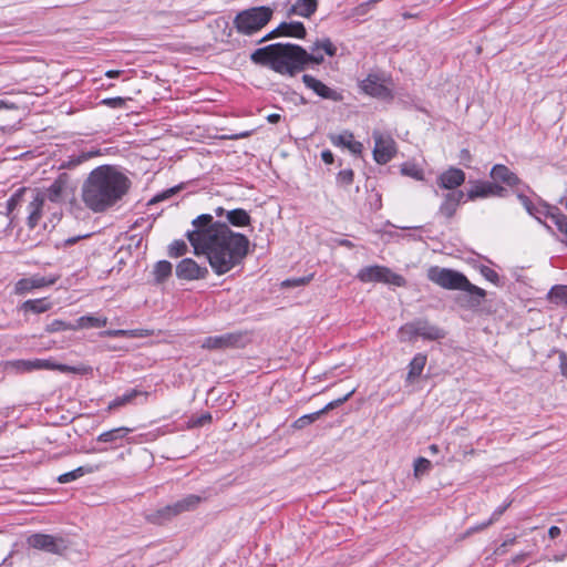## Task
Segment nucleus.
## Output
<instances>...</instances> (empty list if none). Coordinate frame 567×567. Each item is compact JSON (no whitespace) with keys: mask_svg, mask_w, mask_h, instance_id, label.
Masks as SVG:
<instances>
[{"mask_svg":"<svg viewBox=\"0 0 567 567\" xmlns=\"http://www.w3.org/2000/svg\"><path fill=\"white\" fill-rule=\"evenodd\" d=\"M194 230L187 238L196 255H205L214 272L221 276L239 265L249 247L248 238L234 233L224 223H214L213 216L199 215L193 220Z\"/></svg>","mask_w":567,"mask_h":567,"instance_id":"f257e3e1","label":"nucleus"},{"mask_svg":"<svg viewBox=\"0 0 567 567\" xmlns=\"http://www.w3.org/2000/svg\"><path fill=\"white\" fill-rule=\"evenodd\" d=\"M318 49H323L329 56L337 53V48L331 40L323 38L310 47V52L298 44L279 42L255 50L250 59L254 63L268 66L281 75L293 76L310 64L323 62V56L317 55Z\"/></svg>","mask_w":567,"mask_h":567,"instance_id":"f03ea898","label":"nucleus"},{"mask_svg":"<svg viewBox=\"0 0 567 567\" xmlns=\"http://www.w3.org/2000/svg\"><path fill=\"white\" fill-rule=\"evenodd\" d=\"M130 184V179L115 166H99L82 186V200L91 210L104 212L127 193Z\"/></svg>","mask_w":567,"mask_h":567,"instance_id":"7ed1b4c3","label":"nucleus"},{"mask_svg":"<svg viewBox=\"0 0 567 567\" xmlns=\"http://www.w3.org/2000/svg\"><path fill=\"white\" fill-rule=\"evenodd\" d=\"M427 279L437 286L449 290H463L471 295V306H480L486 296V291L473 284L462 274L453 269L430 267Z\"/></svg>","mask_w":567,"mask_h":567,"instance_id":"20e7f679","label":"nucleus"},{"mask_svg":"<svg viewBox=\"0 0 567 567\" xmlns=\"http://www.w3.org/2000/svg\"><path fill=\"white\" fill-rule=\"evenodd\" d=\"M274 10L269 7H254L240 11L234 20L239 33L251 35L261 30L271 19Z\"/></svg>","mask_w":567,"mask_h":567,"instance_id":"39448f33","label":"nucleus"},{"mask_svg":"<svg viewBox=\"0 0 567 567\" xmlns=\"http://www.w3.org/2000/svg\"><path fill=\"white\" fill-rule=\"evenodd\" d=\"M358 279L362 282H383L395 287H403L406 284L404 277L393 272L390 268L384 266H368L357 275Z\"/></svg>","mask_w":567,"mask_h":567,"instance_id":"423d86ee","label":"nucleus"},{"mask_svg":"<svg viewBox=\"0 0 567 567\" xmlns=\"http://www.w3.org/2000/svg\"><path fill=\"white\" fill-rule=\"evenodd\" d=\"M248 342L246 333L237 331L220 336L207 337L202 342V348L207 350H226L244 348Z\"/></svg>","mask_w":567,"mask_h":567,"instance_id":"0eeeda50","label":"nucleus"},{"mask_svg":"<svg viewBox=\"0 0 567 567\" xmlns=\"http://www.w3.org/2000/svg\"><path fill=\"white\" fill-rule=\"evenodd\" d=\"M29 546L47 553L63 555L69 548V542L60 536L33 534L28 538Z\"/></svg>","mask_w":567,"mask_h":567,"instance_id":"6e6552de","label":"nucleus"},{"mask_svg":"<svg viewBox=\"0 0 567 567\" xmlns=\"http://www.w3.org/2000/svg\"><path fill=\"white\" fill-rule=\"evenodd\" d=\"M372 136L374 140V161L381 165L389 163L396 154L395 141L389 134H383L379 131H374Z\"/></svg>","mask_w":567,"mask_h":567,"instance_id":"1a4fd4ad","label":"nucleus"},{"mask_svg":"<svg viewBox=\"0 0 567 567\" xmlns=\"http://www.w3.org/2000/svg\"><path fill=\"white\" fill-rule=\"evenodd\" d=\"M359 85L360 89L370 96L381 100H391L393 97L391 86L384 79H381L377 74H369Z\"/></svg>","mask_w":567,"mask_h":567,"instance_id":"9d476101","label":"nucleus"},{"mask_svg":"<svg viewBox=\"0 0 567 567\" xmlns=\"http://www.w3.org/2000/svg\"><path fill=\"white\" fill-rule=\"evenodd\" d=\"M354 389H352L351 391H349L346 395H343L342 398H339L337 400H333L331 402H329L324 408H322L321 410L317 411V412H313V413H310V414H306V415H302L300 416L299 419H297L293 423H292V427L295 430H302L305 429L306 426L310 425L311 423H313L315 421H317L322 414L327 413L328 411L330 410H333L338 406H340L341 404H343L344 402H347L351 396L352 394L354 393Z\"/></svg>","mask_w":567,"mask_h":567,"instance_id":"9b49d317","label":"nucleus"},{"mask_svg":"<svg viewBox=\"0 0 567 567\" xmlns=\"http://www.w3.org/2000/svg\"><path fill=\"white\" fill-rule=\"evenodd\" d=\"M56 281H58L56 276L44 277V276H40V275H33L31 277L22 278V279L18 280L14 286V293L16 295H24L34 289H40L43 287L52 286Z\"/></svg>","mask_w":567,"mask_h":567,"instance_id":"f8f14e48","label":"nucleus"},{"mask_svg":"<svg viewBox=\"0 0 567 567\" xmlns=\"http://www.w3.org/2000/svg\"><path fill=\"white\" fill-rule=\"evenodd\" d=\"M303 84L311 91H313L317 95L322 99L330 100L333 102H341L343 100V95L341 92L327 86L323 82L316 79L310 74L302 75Z\"/></svg>","mask_w":567,"mask_h":567,"instance_id":"ddd939ff","label":"nucleus"},{"mask_svg":"<svg viewBox=\"0 0 567 567\" xmlns=\"http://www.w3.org/2000/svg\"><path fill=\"white\" fill-rule=\"evenodd\" d=\"M464 196L465 193L463 190L445 193L439 206L437 215L445 218L446 220L452 219L455 216L461 203L463 202Z\"/></svg>","mask_w":567,"mask_h":567,"instance_id":"4468645a","label":"nucleus"},{"mask_svg":"<svg viewBox=\"0 0 567 567\" xmlns=\"http://www.w3.org/2000/svg\"><path fill=\"white\" fill-rule=\"evenodd\" d=\"M465 178V173L461 168L450 167L437 176L436 184L442 189L456 192L457 187L464 184Z\"/></svg>","mask_w":567,"mask_h":567,"instance_id":"2eb2a0df","label":"nucleus"},{"mask_svg":"<svg viewBox=\"0 0 567 567\" xmlns=\"http://www.w3.org/2000/svg\"><path fill=\"white\" fill-rule=\"evenodd\" d=\"M208 274L207 268L198 266L192 258H185L176 266V276L184 280L204 279Z\"/></svg>","mask_w":567,"mask_h":567,"instance_id":"dca6fc26","label":"nucleus"},{"mask_svg":"<svg viewBox=\"0 0 567 567\" xmlns=\"http://www.w3.org/2000/svg\"><path fill=\"white\" fill-rule=\"evenodd\" d=\"M504 190L505 189L502 186L496 184L476 182L467 192L466 196L470 200H474L476 198H485L488 196H502Z\"/></svg>","mask_w":567,"mask_h":567,"instance_id":"f3484780","label":"nucleus"},{"mask_svg":"<svg viewBox=\"0 0 567 567\" xmlns=\"http://www.w3.org/2000/svg\"><path fill=\"white\" fill-rule=\"evenodd\" d=\"M44 206V194L40 192H33L32 199L28 205V218H27V225L30 230H33L41 217H42V210Z\"/></svg>","mask_w":567,"mask_h":567,"instance_id":"a211bd4d","label":"nucleus"},{"mask_svg":"<svg viewBox=\"0 0 567 567\" xmlns=\"http://www.w3.org/2000/svg\"><path fill=\"white\" fill-rule=\"evenodd\" d=\"M33 370H58L63 373H84L85 368L71 367L68 364L56 363L50 359H34L32 360Z\"/></svg>","mask_w":567,"mask_h":567,"instance_id":"6ab92c4d","label":"nucleus"},{"mask_svg":"<svg viewBox=\"0 0 567 567\" xmlns=\"http://www.w3.org/2000/svg\"><path fill=\"white\" fill-rule=\"evenodd\" d=\"M329 138L334 146L347 147L353 154H361L362 152L363 145L354 141L353 134L349 131L340 134H330Z\"/></svg>","mask_w":567,"mask_h":567,"instance_id":"aec40b11","label":"nucleus"},{"mask_svg":"<svg viewBox=\"0 0 567 567\" xmlns=\"http://www.w3.org/2000/svg\"><path fill=\"white\" fill-rule=\"evenodd\" d=\"M491 177L494 181L503 182L508 186H515L520 183L518 176L512 172L507 166L502 164H496L492 167Z\"/></svg>","mask_w":567,"mask_h":567,"instance_id":"412c9836","label":"nucleus"},{"mask_svg":"<svg viewBox=\"0 0 567 567\" xmlns=\"http://www.w3.org/2000/svg\"><path fill=\"white\" fill-rule=\"evenodd\" d=\"M27 192H28V189L25 187H21V188L17 189L12 194V196L8 199L6 207H4L6 210L1 212L9 218V224H8L9 227L13 226V224L16 221V217H17L13 214V212L18 206L21 205V203L23 200V196L25 195Z\"/></svg>","mask_w":567,"mask_h":567,"instance_id":"4be33fe9","label":"nucleus"},{"mask_svg":"<svg viewBox=\"0 0 567 567\" xmlns=\"http://www.w3.org/2000/svg\"><path fill=\"white\" fill-rule=\"evenodd\" d=\"M176 513L174 509L173 504H168L162 508L155 509L148 514H146V520L156 524V525H163L169 520H172L174 517H176Z\"/></svg>","mask_w":567,"mask_h":567,"instance_id":"5701e85b","label":"nucleus"},{"mask_svg":"<svg viewBox=\"0 0 567 567\" xmlns=\"http://www.w3.org/2000/svg\"><path fill=\"white\" fill-rule=\"evenodd\" d=\"M317 0H297L296 3L289 8L288 14L310 18L317 11Z\"/></svg>","mask_w":567,"mask_h":567,"instance_id":"b1692460","label":"nucleus"},{"mask_svg":"<svg viewBox=\"0 0 567 567\" xmlns=\"http://www.w3.org/2000/svg\"><path fill=\"white\" fill-rule=\"evenodd\" d=\"M278 31L282 34V37L297 39H303L307 34L303 23L299 21L281 22L278 25Z\"/></svg>","mask_w":567,"mask_h":567,"instance_id":"393cba45","label":"nucleus"},{"mask_svg":"<svg viewBox=\"0 0 567 567\" xmlns=\"http://www.w3.org/2000/svg\"><path fill=\"white\" fill-rule=\"evenodd\" d=\"M52 308V303L48 299H29L21 303L20 309L24 312L43 313Z\"/></svg>","mask_w":567,"mask_h":567,"instance_id":"a878e982","label":"nucleus"},{"mask_svg":"<svg viewBox=\"0 0 567 567\" xmlns=\"http://www.w3.org/2000/svg\"><path fill=\"white\" fill-rule=\"evenodd\" d=\"M202 497L198 495H187L184 498L176 501L173 503L174 509L176 515H181L185 512H190L197 508V506L200 504Z\"/></svg>","mask_w":567,"mask_h":567,"instance_id":"bb28decb","label":"nucleus"},{"mask_svg":"<svg viewBox=\"0 0 567 567\" xmlns=\"http://www.w3.org/2000/svg\"><path fill=\"white\" fill-rule=\"evenodd\" d=\"M417 336L429 340H437L444 337V332L435 326L423 320L415 321Z\"/></svg>","mask_w":567,"mask_h":567,"instance_id":"cd10ccee","label":"nucleus"},{"mask_svg":"<svg viewBox=\"0 0 567 567\" xmlns=\"http://www.w3.org/2000/svg\"><path fill=\"white\" fill-rule=\"evenodd\" d=\"M107 324V318L94 317V316H82L74 323V331L87 328H102Z\"/></svg>","mask_w":567,"mask_h":567,"instance_id":"c85d7f7f","label":"nucleus"},{"mask_svg":"<svg viewBox=\"0 0 567 567\" xmlns=\"http://www.w3.org/2000/svg\"><path fill=\"white\" fill-rule=\"evenodd\" d=\"M426 364V357L424 354L417 353L409 364V372L406 380L413 382L416 378H419Z\"/></svg>","mask_w":567,"mask_h":567,"instance_id":"c756f323","label":"nucleus"},{"mask_svg":"<svg viewBox=\"0 0 567 567\" xmlns=\"http://www.w3.org/2000/svg\"><path fill=\"white\" fill-rule=\"evenodd\" d=\"M131 431V429L125 426L112 429L110 431L101 433L97 436V441L103 443H113L117 440L124 439Z\"/></svg>","mask_w":567,"mask_h":567,"instance_id":"7c9ffc66","label":"nucleus"},{"mask_svg":"<svg viewBox=\"0 0 567 567\" xmlns=\"http://www.w3.org/2000/svg\"><path fill=\"white\" fill-rule=\"evenodd\" d=\"M227 219L231 225L237 227L247 226L250 223V216L241 208L227 212Z\"/></svg>","mask_w":567,"mask_h":567,"instance_id":"2f4dec72","label":"nucleus"},{"mask_svg":"<svg viewBox=\"0 0 567 567\" xmlns=\"http://www.w3.org/2000/svg\"><path fill=\"white\" fill-rule=\"evenodd\" d=\"M65 189V182L55 179L48 188L44 198L48 197L51 202L58 203L62 199Z\"/></svg>","mask_w":567,"mask_h":567,"instance_id":"473e14b6","label":"nucleus"},{"mask_svg":"<svg viewBox=\"0 0 567 567\" xmlns=\"http://www.w3.org/2000/svg\"><path fill=\"white\" fill-rule=\"evenodd\" d=\"M143 394L140 390L133 389L126 393H124L121 396L115 398L113 401L109 404V410H114L120 406H123L125 404L131 403L137 395ZM144 395H147V393H144Z\"/></svg>","mask_w":567,"mask_h":567,"instance_id":"72a5a7b5","label":"nucleus"},{"mask_svg":"<svg viewBox=\"0 0 567 567\" xmlns=\"http://www.w3.org/2000/svg\"><path fill=\"white\" fill-rule=\"evenodd\" d=\"M94 468L92 466H80L73 471L64 473L58 477L59 483L65 484L78 480L84 474L92 473Z\"/></svg>","mask_w":567,"mask_h":567,"instance_id":"f704fd0d","label":"nucleus"},{"mask_svg":"<svg viewBox=\"0 0 567 567\" xmlns=\"http://www.w3.org/2000/svg\"><path fill=\"white\" fill-rule=\"evenodd\" d=\"M548 299L556 305H567V286H554L548 292Z\"/></svg>","mask_w":567,"mask_h":567,"instance_id":"c9c22d12","label":"nucleus"},{"mask_svg":"<svg viewBox=\"0 0 567 567\" xmlns=\"http://www.w3.org/2000/svg\"><path fill=\"white\" fill-rule=\"evenodd\" d=\"M154 276L157 282L164 281L172 274V264L167 260L157 261L154 266Z\"/></svg>","mask_w":567,"mask_h":567,"instance_id":"e433bc0d","label":"nucleus"},{"mask_svg":"<svg viewBox=\"0 0 567 567\" xmlns=\"http://www.w3.org/2000/svg\"><path fill=\"white\" fill-rule=\"evenodd\" d=\"M544 209L547 210L546 215L550 216V218L554 220L555 225L557 226L558 230L565 235V237L561 241L567 245V216L559 212L549 213V207H545Z\"/></svg>","mask_w":567,"mask_h":567,"instance_id":"4c0bfd02","label":"nucleus"},{"mask_svg":"<svg viewBox=\"0 0 567 567\" xmlns=\"http://www.w3.org/2000/svg\"><path fill=\"white\" fill-rule=\"evenodd\" d=\"M511 503H507V504H504L499 507H497L491 518L480 525H476V526H473L468 529V534L471 533H474V532H480V530H483L484 528L488 527L489 525H492L494 522L498 520V518L503 515V513L507 509V507L509 506Z\"/></svg>","mask_w":567,"mask_h":567,"instance_id":"58836bf2","label":"nucleus"},{"mask_svg":"<svg viewBox=\"0 0 567 567\" xmlns=\"http://www.w3.org/2000/svg\"><path fill=\"white\" fill-rule=\"evenodd\" d=\"M517 198L520 202V204L525 207V209L527 210V213L529 215L534 216L538 220L540 219V215L544 214V209H540V208L536 207L532 203V200L527 196H525L524 194H518Z\"/></svg>","mask_w":567,"mask_h":567,"instance_id":"ea45409f","label":"nucleus"},{"mask_svg":"<svg viewBox=\"0 0 567 567\" xmlns=\"http://www.w3.org/2000/svg\"><path fill=\"white\" fill-rule=\"evenodd\" d=\"M401 173L405 176H410L416 181L424 179V172L421 167L415 164L405 163L401 167Z\"/></svg>","mask_w":567,"mask_h":567,"instance_id":"a19ab883","label":"nucleus"},{"mask_svg":"<svg viewBox=\"0 0 567 567\" xmlns=\"http://www.w3.org/2000/svg\"><path fill=\"white\" fill-rule=\"evenodd\" d=\"M66 330L74 331V323H70V322H66V321H63L60 319H55L45 326V331L48 333H54V332L66 331Z\"/></svg>","mask_w":567,"mask_h":567,"instance_id":"79ce46f5","label":"nucleus"},{"mask_svg":"<svg viewBox=\"0 0 567 567\" xmlns=\"http://www.w3.org/2000/svg\"><path fill=\"white\" fill-rule=\"evenodd\" d=\"M415 337H417L415 321L402 326L399 330V338L401 341H410Z\"/></svg>","mask_w":567,"mask_h":567,"instance_id":"37998d69","label":"nucleus"},{"mask_svg":"<svg viewBox=\"0 0 567 567\" xmlns=\"http://www.w3.org/2000/svg\"><path fill=\"white\" fill-rule=\"evenodd\" d=\"M187 251V245L184 240H175L168 247V255L173 258L183 256Z\"/></svg>","mask_w":567,"mask_h":567,"instance_id":"c03bdc74","label":"nucleus"},{"mask_svg":"<svg viewBox=\"0 0 567 567\" xmlns=\"http://www.w3.org/2000/svg\"><path fill=\"white\" fill-rule=\"evenodd\" d=\"M431 466H432V464L427 458H425V457L416 458L414 462V475L416 477L422 476L423 474H425L426 472L430 471Z\"/></svg>","mask_w":567,"mask_h":567,"instance_id":"a18cd8bd","label":"nucleus"},{"mask_svg":"<svg viewBox=\"0 0 567 567\" xmlns=\"http://www.w3.org/2000/svg\"><path fill=\"white\" fill-rule=\"evenodd\" d=\"M353 171L350 168L342 169L338 173L337 179L340 184L350 185L353 182Z\"/></svg>","mask_w":567,"mask_h":567,"instance_id":"49530a36","label":"nucleus"},{"mask_svg":"<svg viewBox=\"0 0 567 567\" xmlns=\"http://www.w3.org/2000/svg\"><path fill=\"white\" fill-rule=\"evenodd\" d=\"M9 364L21 372L32 371V360H16L10 362Z\"/></svg>","mask_w":567,"mask_h":567,"instance_id":"de8ad7c7","label":"nucleus"},{"mask_svg":"<svg viewBox=\"0 0 567 567\" xmlns=\"http://www.w3.org/2000/svg\"><path fill=\"white\" fill-rule=\"evenodd\" d=\"M481 275L488 281L493 282V284H497L498 280H499V276L498 274L493 270L492 268L487 267V266H482L481 267Z\"/></svg>","mask_w":567,"mask_h":567,"instance_id":"09e8293b","label":"nucleus"},{"mask_svg":"<svg viewBox=\"0 0 567 567\" xmlns=\"http://www.w3.org/2000/svg\"><path fill=\"white\" fill-rule=\"evenodd\" d=\"M312 278V276H309V277H300V278H295V279H287L282 282V286L285 287H298V286H303L306 284H308L310 281V279Z\"/></svg>","mask_w":567,"mask_h":567,"instance_id":"8fccbe9b","label":"nucleus"},{"mask_svg":"<svg viewBox=\"0 0 567 567\" xmlns=\"http://www.w3.org/2000/svg\"><path fill=\"white\" fill-rule=\"evenodd\" d=\"M102 104L104 105H107L110 107H114V109H120V107H123L125 105V99L123 97H109V99H104L102 101Z\"/></svg>","mask_w":567,"mask_h":567,"instance_id":"3c124183","label":"nucleus"},{"mask_svg":"<svg viewBox=\"0 0 567 567\" xmlns=\"http://www.w3.org/2000/svg\"><path fill=\"white\" fill-rule=\"evenodd\" d=\"M103 336H106V337H132L133 333L128 330H122V329H118V330H106L102 333Z\"/></svg>","mask_w":567,"mask_h":567,"instance_id":"603ef678","label":"nucleus"},{"mask_svg":"<svg viewBox=\"0 0 567 567\" xmlns=\"http://www.w3.org/2000/svg\"><path fill=\"white\" fill-rule=\"evenodd\" d=\"M559 368L561 374L567 378V353L564 351L559 352Z\"/></svg>","mask_w":567,"mask_h":567,"instance_id":"864d4df0","label":"nucleus"},{"mask_svg":"<svg viewBox=\"0 0 567 567\" xmlns=\"http://www.w3.org/2000/svg\"><path fill=\"white\" fill-rule=\"evenodd\" d=\"M179 189V187H173V188H169L165 192H163L161 195H157L153 202H158V200H163L165 198H168L171 197L173 194H175L177 190Z\"/></svg>","mask_w":567,"mask_h":567,"instance_id":"5fc2aeb1","label":"nucleus"},{"mask_svg":"<svg viewBox=\"0 0 567 567\" xmlns=\"http://www.w3.org/2000/svg\"><path fill=\"white\" fill-rule=\"evenodd\" d=\"M43 236H35L30 237L28 240H24L25 244H28L29 247H35L42 243Z\"/></svg>","mask_w":567,"mask_h":567,"instance_id":"6e6d98bb","label":"nucleus"},{"mask_svg":"<svg viewBox=\"0 0 567 567\" xmlns=\"http://www.w3.org/2000/svg\"><path fill=\"white\" fill-rule=\"evenodd\" d=\"M321 158L326 164H332L333 163V154L330 151H323L321 153Z\"/></svg>","mask_w":567,"mask_h":567,"instance_id":"4d7b16f0","label":"nucleus"},{"mask_svg":"<svg viewBox=\"0 0 567 567\" xmlns=\"http://www.w3.org/2000/svg\"><path fill=\"white\" fill-rule=\"evenodd\" d=\"M276 37H282V34H281V33H279V31H278V27H277L275 30H272L271 32H269L267 35H265V37L260 40V42H264V41H267V40L274 39V38H276Z\"/></svg>","mask_w":567,"mask_h":567,"instance_id":"13d9d810","label":"nucleus"},{"mask_svg":"<svg viewBox=\"0 0 567 567\" xmlns=\"http://www.w3.org/2000/svg\"><path fill=\"white\" fill-rule=\"evenodd\" d=\"M17 109L16 104L9 103L4 100H0V111L1 110H13Z\"/></svg>","mask_w":567,"mask_h":567,"instance_id":"bf43d9fd","label":"nucleus"},{"mask_svg":"<svg viewBox=\"0 0 567 567\" xmlns=\"http://www.w3.org/2000/svg\"><path fill=\"white\" fill-rule=\"evenodd\" d=\"M560 528L557 526H551L548 530V535L550 538H556L560 535Z\"/></svg>","mask_w":567,"mask_h":567,"instance_id":"052dcab7","label":"nucleus"},{"mask_svg":"<svg viewBox=\"0 0 567 567\" xmlns=\"http://www.w3.org/2000/svg\"><path fill=\"white\" fill-rule=\"evenodd\" d=\"M281 116L280 114L272 113L267 116V121L271 124H276L280 121Z\"/></svg>","mask_w":567,"mask_h":567,"instance_id":"680f3d73","label":"nucleus"},{"mask_svg":"<svg viewBox=\"0 0 567 567\" xmlns=\"http://www.w3.org/2000/svg\"><path fill=\"white\" fill-rule=\"evenodd\" d=\"M121 74L118 70H109L105 75L110 79L117 78Z\"/></svg>","mask_w":567,"mask_h":567,"instance_id":"e2e57ef3","label":"nucleus"},{"mask_svg":"<svg viewBox=\"0 0 567 567\" xmlns=\"http://www.w3.org/2000/svg\"><path fill=\"white\" fill-rule=\"evenodd\" d=\"M99 152H90V153H83L82 156H81V159L82 161H85V159H89L95 155H97Z\"/></svg>","mask_w":567,"mask_h":567,"instance_id":"0e129e2a","label":"nucleus"},{"mask_svg":"<svg viewBox=\"0 0 567 567\" xmlns=\"http://www.w3.org/2000/svg\"><path fill=\"white\" fill-rule=\"evenodd\" d=\"M429 451H430L432 454H436V453H439L440 449H439V446H437L436 444H431V445L429 446Z\"/></svg>","mask_w":567,"mask_h":567,"instance_id":"69168bd1","label":"nucleus"},{"mask_svg":"<svg viewBox=\"0 0 567 567\" xmlns=\"http://www.w3.org/2000/svg\"><path fill=\"white\" fill-rule=\"evenodd\" d=\"M76 240H78V238H74V237H72V238H68V239L65 240V244H66V245H73L74 243H76Z\"/></svg>","mask_w":567,"mask_h":567,"instance_id":"338daca9","label":"nucleus"},{"mask_svg":"<svg viewBox=\"0 0 567 567\" xmlns=\"http://www.w3.org/2000/svg\"><path fill=\"white\" fill-rule=\"evenodd\" d=\"M223 213H224V209H223L221 207H218V208L216 209V215H217V216H221V215H223Z\"/></svg>","mask_w":567,"mask_h":567,"instance_id":"774afa93","label":"nucleus"}]
</instances>
